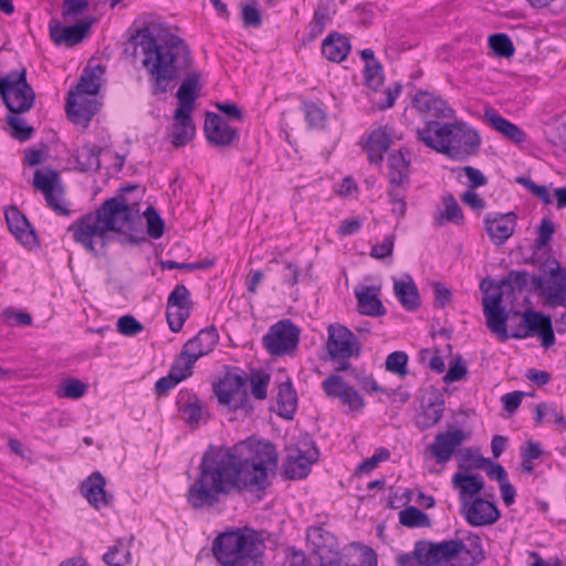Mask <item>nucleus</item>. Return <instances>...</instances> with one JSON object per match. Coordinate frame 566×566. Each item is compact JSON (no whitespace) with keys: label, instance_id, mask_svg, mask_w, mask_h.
<instances>
[{"label":"nucleus","instance_id":"1","mask_svg":"<svg viewBox=\"0 0 566 566\" xmlns=\"http://www.w3.org/2000/svg\"><path fill=\"white\" fill-rule=\"evenodd\" d=\"M277 452L266 441H241L233 447L210 446L201 458L199 473L187 492L193 510L210 509L232 492H260L270 484Z\"/></svg>","mask_w":566,"mask_h":566},{"label":"nucleus","instance_id":"2","mask_svg":"<svg viewBox=\"0 0 566 566\" xmlns=\"http://www.w3.org/2000/svg\"><path fill=\"white\" fill-rule=\"evenodd\" d=\"M67 231L76 243L94 255L98 254L95 240L105 248L112 234L123 245H138L146 241L137 202H129L123 195L105 200L95 212L85 213Z\"/></svg>","mask_w":566,"mask_h":566},{"label":"nucleus","instance_id":"3","mask_svg":"<svg viewBox=\"0 0 566 566\" xmlns=\"http://www.w3.org/2000/svg\"><path fill=\"white\" fill-rule=\"evenodd\" d=\"M132 40L136 41L144 54L142 64L148 72L154 96L172 88L171 83L179 80L192 64L191 51L178 35L168 34L158 41L149 28H143Z\"/></svg>","mask_w":566,"mask_h":566},{"label":"nucleus","instance_id":"4","mask_svg":"<svg viewBox=\"0 0 566 566\" xmlns=\"http://www.w3.org/2000/svg\"><path fill=\"white\" fill-rule=\"evenodd\" d=\"M417 139L427 147L458 161H464L475 155L480 148L479 134L464 123L440 124L429 120L423 128H418Z\"/></svg>","mask_w":566,"mask_h":566},{"label":"nucleus","instance_id":"5","mask_svg":"<svg viewBox=\"0 0 566 566\" xmlns=\"http://www.w3.org/2000/svg\"><path fill=\"white\" fill-rule=\"evenodd\" d=\"M264 539L249 527L226 531L212 543V553L222 566H263Z\"/></svg>","mask_w":566,"mask_h":566},{"label":"nucleus","instance_id":"6","mask_svg":"<svg viewBox=\"0 0 566 566\" xmlns=\"http://www.w3.org/2000/svg\"><path fill=\"white\" fill-rule=\"evenodd\" d=\"M251 386V395L258 400L268 397L270 375L262 370H252L250 375L239 368L227 371L223 377L213 385V391L218 401L230 410L244 409L248 412L253 410L247 391V384Z\"/></svg>","mask_w":566,"mask_h":566},{"label":"nucleus","instance_id":"7","mask_svg":"<svg viewBox=\"0 0 566 566\" xmlns=\"http://www.w3.org/2000/svg\"><path fill=\"white\" fill-rule=\"evenodd\" d=\"M503 295V291H496V293L482 298L488 328L502 342L510 337L515 339L530 337V335H523V332L528 329L530 326V323L525 321H538L543 317V313L533 308H527L523 313L517 310L506 311L502 305Z\"/></svg>","mask_w":566,"mask_h":566},{"label":"nucleus","instance_id":"8","mask_svg":"<svg viewBox=\"0 0 566 566\" xmlns=\"http://www.w3.org/2000/svg\"><path fill=\"white\" fill-rule=\"evenodd\" d=\"M422 543L426 549L422 556L428 566L450 564L463 553L468 556L469 566H476L486 558L481 537L472 532H468L462 538L442 542L422 539Z\"/></svg>","mask_w":566,"mask_h":566},{"label":"nucleus","instance_id":"9","mask_svg":"<svg viewBox=\"0 0 566 566\" xmlns=\"http://www.w3.org/2000/svg\"><path fill=\"white\" fill-rule=\"evenodd\" d=\"M541 270L544 275H533V290L549 306H566V270L555 259H547Z\"/></svg>","mask_w":566,"mask_h":566},{"label":"nucleus","instance_id":"10","mask_svg":"<svg viewBox=\"0 0 566 566\" xmlns=\"http://www.w3.org/2000/svg\"><path fill=\"white\" fill-rule=\"evenodd\" d=\"M6 87L3 104L7 109L13 114H24L29 112L35 103V93L27 81V70H12L6 74Z\"/></svg>","mask_w":566,"mask_h":566},{"label":"nucleus","instance_id":"11","mask_svg":"<svg viewBox=\"0 0 566 566\" xmlns=\"http://www.w3.org/2000/svg\"><path fill=\"white\" fill-rule=\"evenodd\" d=\"M318 449L312 439L304 438L296 447L287 449L283 476L286 480L304 479L311 472L312 464L318 459Z\"/></svg>","mask_w":566,"mask_h":566},{"label":"nucleus","instance_id":"12","mask_svg":"<svg viewBox=\"0 0 566 566\" xmlns=\"http://www.w3.org/2000/svg\"><path fill=\"white\" fill-rule=\"evenodd\" d=\"M300 328L290 319L272 325L263 336L262 343L272 356H283L294 352L300 342Z\"/></svg>","mask_w":566,"mask_h":566},{"label":"nucleus","instance_id":"13","mask_svg":"<svg viewBox=\"0 0 566 566\" xmlns=\"http://www.w3.org/2000/svg\"><path fill=\"white\" fill-rule=\"evenodd\" d=\"M218 340L217 328L214 326L206 327L184 345L176 359L179 360V364H185L186 369L190 368L192 370L195 363L200 357L211 353Z\"/></svg>","mask_w":566,"mask_h":566},{"label":"nucleus","instance_id":"14","mask_svg":"<svg viewBox=\"0 0 566 566\" xmlns=\"http://www.w3.org/2000/svg\"><path fill=\"white\" fill-rule=\"evenodd\" d=\"M326 348L332 360L360 355L361 346L355 334L343 325H331Z\"/></svg>","mask_w":566,"mask_h":566},{"label":"nucleus","instance_id":"15","mask_svg":"<svg viewBox=\"0 0 566 566\" xmlns=\"http://www.w3.org/2000/svg\"><path fill=\"white\" fill-rule=\"evenodd\" d=\"M307 545L319 562L333 566L339 562V545L336 537L323 526H312L306 534Z\"/></svg>","mask_w":566,"mask_h":566},{"label":"nucleus","instance_id":"16","mask_svg":"<svg viewBox=\"0 0 566 566\" xmlns=\"http://www.w3.org/2000/svg\"><path fill=\"white\" fill-rule=\"evenodd\" d=\"M205 133L207 140L217 147H229L239 138L238 129L231 127L223 117L216 113H207Z\"/></svg>","mask_w":566,"mask_h":566},{"label":"nucleus","instance_id":"17","mask_svg":"<svg viewBox=\"0 0 566 566\" xmlns=\"http://www.w3.org/2000/svg\"><path fill=\"white\" fill-rule=\"evenodd\" d=\"M65 111L67 118L75 125L87 127L93 116L98 112V103L87 95H76L69 92Z\"/></svg>","mask_w":566,"mask_h":566},{"label":"nucleus","instance_id":"18","mask_svg":"<svg viewBox=\"0 0 566 566\" xmlns=\"http://www.w3.org/2000/svg\"><path fill=\"white\" fill-rule=\"evenodd\" d=\"M468 434L462 429L447 430L439 432L430 446V452L437 463L449 462L455 450L467 440Z\"/></svg>","mask_w":566,"mask_h":566},{"label":"nucleus","instance_id":"19","mask_svg":"<svg viewBox=\"0 0 566 566\" xmlns=\"http://www.w3.org/2000/svg\"><path fill=\"white\" fill-rule=\"evenodd\" d=\"M467 522L472 526H484L495 523L500 518V511L493 502L475 497L461 505Z\"/></svg>","mask_w":566,"mask_h":566},{"label":"nucleus","instance_id":"20","mask_svg":"<svg viewBox=\"0 0 566 566\" xmlns=\"http://www.w3.org/2000/svg\"><path fill=\"white\" fill-rule=\"evenodd\" d=\"M484 223L491 241L502 245L515 231L516 216L514 212H493L485 216Z\"/></svg>","mask_w":566,"mask_h":566},{"label":"nucleus","instance_id":"21","mask_svg":"<svg viewBox=\"0 0 566 566\" xmlns=\"http://www.w3.org/2000/svg\"><path fill=\"white\" fill-rule=\"evenodd\" d=\"M92 21H83L74 25L64 27L60 21L52 20L49 24L51 40L56 45L74 46L86 36Z\"/></svg>","mask_w":566,"mask_h":566},{"label":"nucleus","instance_id":"22","mask_svg":"<svg viewBox=\"0 0 566 566\" xmlns=\"http://www.w3.org/2000/svg\"><path fill=\"white\" fill-rule=\"evenodd\" d=\"M105 484L106 481L98 471L82 482L81 493L95 509L107 506L112 502V496L105 491Z\"/></svg>","mask_w":566,"mask_h":566},{"label":"nucleus","instance_id":"23","mask_svg":"<svg viewBox=\"0 0 566 566\" xmlns=\"http://www.w3.org/2000/svg\"><path fill=\"white\" fill-rule=\"evenodd\" d=\"M379 286H361L355 290L358 312L366 316L380 317L386 314V307L379 298Z\"/></svg>","mask_w":566,"mask_h":566},{"label":"nucleus","instance_id":"24","mask_svg":"<svg viewBox=\"0 0 566 566\" xmlns=\"http://www.w3.org/2000/svg\"><path fill=\"white\" fill-rule=\"evenodd\" d=\"M200 91V73H187L176 93V97L179 102V107L177 109H182L185 113H191Z\"/></svg>","mask_w":566,"mask_h":566},{"label":"nucleus","instance_id":"25","mask_svg":"<svg viewBox=\"0 0 566 566\" xmlns=\"http://www.w3.org/2000/svg\"><path fill=\"white\" fill-rule=\"evenodd\" d=\"M4 216L10 231L22 244L29 245L35 241L34 230L17 207L13 206L7 209Z\"/></svg>","mask_w":566,"mask_h":566},{"label":"nucleus","instance_id":"26","mask_svg":"<svg viewBox=\"0 0 566 566\" xmlns=\"http://www.w3.org/2000/svg\"><path fill=\"white\" fill-rule=\"evenodd\" d=\"M195 134L196 126L191 118V113H185L182 109H176L174 114L171 144L175 147H182L192 140Z\"/></svg>","mask_w":566,"mask_h":566},{"label":"nucleus","instance_id":"27","mask_svg":"<svg viewBox=\"0 0 566 566\" xmlns=\"http://www.w3.org/2000/svg\"><path fill=\"white\" fill-rule=\"evenodd\" d=\"M452 484L459 490L462 505L474 500L473 497L484 489L485 482L481 475L457 472L452 476Z\"/></svg>","mask_w":566,"mask_h":566},{"label":"nucleus","instance_id":"28","mask_svg":"<svg viewBox=\"0 0 566 566\" xmlns=\"http://www.w3.org/2000/svg\"><path fill=\"white\" fill-rule=\"evenodd\" d=\"M352 45L349 39L338 32H332L322 43V54L331 62L344 61Z\"/></svg>","mask_w":566,"mask_h":566},{"label":"nucleus","instance_id":"29","mask_svg":"<svg viewBox=\"0 0 566 566\" xmlns=\"http://www.w3.org/2000/svg\"><path fill=\"white\" fill-rule=\"evenodd\" d=\"M484 117L488 123L510 140L521 144L525 140V133L515 124L502 117L491 107L485 108Z\"/></svg>","mask_w":566,"mask_h":566},{"label":"nucleus","instance_id":"30","mask_svg":"<svg viewBox=\"0 0 566 566\" xmlns=\"http://www.w3.org/2000/svg\"><path fill=\"white\" fill-rule=\"evenodd\" d=\"M444 409V400L439 397L427 405H422L421 410L415 418L416 427L421 431L432 428L442 419Z\"/></svg>","mask_w":566,"mask_h":566},{"label":"nucleus","instance_id":"31","mask_svg":"<svg viewBox=\"0 0 566 566\" xmlns=\"http://www.w3.org/2000/svg\"><path fill=\"white\" fill-rule=\"evenodd\" d=\"M533 275L525 270H511L507 275L501 280L496 285L497 291H510L512 294L515 292L522 293L528 291L534 293L533 290Z\"/></svg>","mask_w":566,"mask_h":566},{"label":"nucleus","instance_id":"32","mask_svg":"<svg viewBox=\"0 0 566 566\" xmlns=\"http://www.w3.org/2000/svg\"><path fill=\"white\" fill-rule=\"evenodd\" d=\"M276 402L277 415L284 419H293L297 408V396L291 381L279 385Z\"/></svg>","mask_w":566,"mask_h":566},{"label":"nucleus","instance_id":"33","mask_svg":"<svg viewBox=\"0 0 566 566\" xmlns=\"http://www.w3.org/2000/svg\"><path fill=\"white\" fill-rule=\"evenodd\" d=\"M394 292L407 311H416L419 308L420 296L411 276L407 275V281H396L394 284Z\"/></svg>","mask_w":566,"mask_h":566},{"label":"nucleus","instance_id":"34","mask_svg":"<svg viewBox=\"0 0 566 566\" xmlns=\"http://www.w3.org/2000/svg\"><path fill=\"white\" fill-rule=\"evenodd\" d=\"M390 145L391 138L382 127L374 130L366 146L369 161L371 164H380L384 159V154L389 149Z\"/></svg>","mask_w":566,"mask_h":566},{"label":"nucleus","instance_id":"35","mask_svg":"<svg viewBox=\"0 0 566 566\" xmlns=\"http://www.w3.org/2000/svg\"><path fill=\"white\" fill-rule=\"evenodd\" d=\"M191 374L192 370L190 368L186 369L185 364H179V360L176 359L170 368L169 374L156 381V394L159 397L167 395L170 389H172L177 384H179L184 379L191 376Z\"/></svg>","mask_w":566,"mask_h":566},{"label":"nucleus","instance_id":"36","mask_svg":"<svg viewBox=\"0 0 566 566\" xmlns=\"http://www.w3.org/2000/svg\"><path fill=\"white\" fill-rule=\"evenodd\" d=\"M530 323L528 329L523 332V335L534 336L537 335L542 339L544 348L552 347L555 342V334L552 324V317L543 313V317L538 321H526Z\"/></svg>","mask_w":566,"mask_h":566},{"label":"nucleus","instance_id":"37","mask_svg":"<svg viewBox=\"0 0 566 566\" xmlns=\"http://www.w3.org/2000/svg\"><path fill=\"white\" fill-rule=\"evenodd\" d=\"M409 166L410 161L400 150L391 154L388 158L389 184L409 185Z\"/></svg>","mask_w":566,"mask_h":566},{"label":"nucleus","instance_id":"38","mask_svg":"<svg viewBox=\"0 0 566 566\" xmlns=\"http://www.w3.org/2000/svg\"><path fill=\"white\" fill-rule=\"evenodd\" d=\"M442 203L444 208L436 217V223L438 226H443L447 222L454 223L457 226L463 224L464 216L453 195L448 193L443 196Z\"/></svg>","mask_w":566,"mask_h":566},{"label":"nucleus","instance_id":"39","mask_svg":"<svg viewBox=\"0 0 566 566\" xmlns=\"http://www.w3.org/2000/svg\"><path fill=\"white\" fill-rule=\"evenodd\" d=\"M21 115L22 114L10 113L6 117L8 125L6 130L13 139L24 143L33 137L34 128L28 124L27 119Z\"/></svg>","mask_w":566,"mask_h":566},{"label":"nucleus","instance_id":"40","mask_svg":"<svg viewBox=\"0 0 566 566\" xmlns=\"http://www.w3.org/2000/svg\"><path fill=\"white\" fill-rule=\"evenodd\" d=\"M185 395H181L178 398L177 405L179 407V411L182 413L185 421L191 426H198L200 420L203 417V403L197 396H191L189 400H184Z\"/></svg>","mask_w":566,"mask_h":566},{"label":"nucleus","instance_id":"41","mask_svg":"<svg viewBox=\"0 0 566 566\" xmlns=\"http://www.w3.org/2000/svg\"><path fill=\"white\" fill-rule=\"evenodd\" d=\"M102 149L96 145H85L78 150L76 156V163L81 171H96L101 167V155Z\"/></svg>","mask_w":566,"mask_h":566},{"label":"nucleus","instance_id":"42","mask_svg":"<svg viewBox=\"0 0 566 566\" xmlns=\"http://www.w3.org/2000/svg\"><path fill=\"white\" fill-rule=\"evenodd\" d=\"M59 181V172L53 169H49L45 172L42 170L34 172L33 186L43 192L45 199L50 200L52 198V191H54Z\"/></svg>","mask_w":566,"mask_h":566},{"label":"nucleus","instance_id":"43","mask_svg":"<svg viewBox=\"0 0 566 566\" xmlns=\"http://www.w3.org/2000/svg\"><path fill=\"white\" fill-rule=\"evenodd\" d=\"M103 560L109 566H127L132 563L130 552L118 541L104 554Z\"/></svg>","mask_w":566,"mask_h":566},{"label":"nucleus","instance_id":"44","mask_svg":"<svg viewBox=\"0 0 566 566\" xmlns=\"http://www.w3.org/2000/svg\"><path fill=\"white\" fill-rule=\"evenodd\" d=\"M489 45L493 52L501 57H511L515 52L512 40L505 33H495L490 35Z\"/></svg>","mask_w":566,"mask_h":566},{"label":"nucleus","instance_id":"45","mask_svg":"<svg viewBox=\"0 0 566 566\" xmlns=\"http://www.w3.org/2000/svg\"><path fill=\"white\" fill-rule=\"evenodd\" d=\"M399 521L407 527L424 526L429 523L428 515L416 506H408L400 511Z\"/></svg>","mask_w":566,"mask_h":566},{"label":"nucleus","instance_id":"46","mask_svg":"<svg viewBox=\"0 0 566 566\" xmlns=\"http://www.w3.org/2000/svg\"><path fill=\"white\" fill-rule=\"evenodd\" d=\"M96 78L97 76L94 73V71L85 69L75 90H73L72 92L76 95H96L99 90V84L96 82Z\"/></svg>","mask_w":566,"mask_h":566},{"label":"nucleus","instance_id":"47","mask_svg":"<svg viewBox=\"0 0 566 566\" xmlns=\"http://www.w3.org/2000/svg\"><path fill=\"white\" fill-rule=\"evenodd\" d=\"M167 307H179L191 311L192 301L190 292L184 284H178L167 298Z\"/></svg>","mask_w":566,"mask_h":566},{"label":"nucleus","instance_id":"48","mask_svg":"<svg viewBox=\"0 0 566 566\" xmlns=\"http://www.w3.org/2000/svg\"><path fill=\"white\" fill-rule=\"evenodd\" d=\"M87 385L76 378H67L62 381L57 391L59 397L78 399L86 392Z\"/></svg>","mask_w":566,"mask_h":566},{"label":"nucleus","instance_id":"49","mask_svg":"<svg viewBox=\"0 0 566 566\" xmlns=\"http://www.w3.org/2000/svg\"><path fill=\"white\" fill-rule=\"evenodd\" d=\"M329 21V14L325 7H321L314 12V17L308 24V41H314L321 35Z\"/></svg>","mask_w":566,"mask_h":566},{"label":"nucleus","instance_id":"50","mask_svg":"<svg viewBox=\"0 0 566 566\" xmlns=\"http://www.w3.org/2000/svg\"><path fill=\"white\" fill-rule=\"evenodd\" d=\"M407 364L408 355L405 352L397 350L387 356L385 366L389 373L405 377L408 374Z\"/></svg>","mask_w":566,"mask_h":566},{"label":"nucleus","instance_id":"51","mask_svg":"<svg viewBox=\"0 0 566 566\" xmlns=\"http://www.w3.org/2000/svg\"><path fill=\"white\" fill-rule=\"evenodd\" d=\"M144 217L147 221L148 235L153 239L161 238L164 234L165 224H164V220L161 219V217L159 216L157 210L153 206H149L144 211Z\"/></svg>","mask_w":566,"mask_h":566},{"label":"nucleus","instance_id":"52","mask_svg":"<svg viewBox=\"0 0 566 566\" xmlns=\"http://www.w3.org/2000/svg\"><path fill=\"white\" fill-rule=\"evenodd\" d=\"M305 118L312 128H323L326 123V113L314 102H304Z\"/></svg>","mask_w":566,"mask_h":566},{"label":"nucleus","instance_id":"53","mask_svg":"<svg viewBox=\"0 0 566 566\" xmlns=\"http://www.w3.org/2000/svg\"><path fill=\"white\" fill-rule=\"evenodd\" d=\"M474 464L479 470H485L488 476L496 480L499 483L509 479L505 469L497 462H492L489 458H479Z\"/></svg>","mask_w":566,"mask_h":566},{"label":"nucleus","instance_id":"54","mask_svg":"<svg viewBox=\"0 0 566 566\" xmlns=\"http://www.w3.org/2000/svg\"><path fill=\"white\" fill-rule=\"evenodd\" d=\"M336 398L344 405L347 406L352 411H360L364 406V398L353 386H347L346 389L339 392Z\"/></svg>","mask_w":566,"mask_h":566},{"label":"nucleus","instance_id":"55","mask_svg":"<svg viewBox=\"0 0 566 566\" xmlns=\"http://www.w3.org/2000/svg\"><path fill=\"white\" fill-rule=\"evenodd\" d=\"M336 398L344 405L347 406L352 411H360L364 406V398L353 386H347L346 389L339 392Z\"/></svg>","mask_w":566,"mask_h":566},{"label":"nucleus","instance_id":"56","mask_svg":"<svg viewBox=\"0 0 566 566\" xmlns=\"http://www.w3.org/2000/svg\"><path fill=\"white\" fill-rule=\"evenodd\" d=\"M365 84L377 90L384 83V72L381 64L377 62H368L365 65Z\"/></svg>","mask_w":566,"mask_h":566},{"label":"nucleus","instance_id":"57","mask_svg":"<svg viewBox=\"0 0 566 566\" xmlns=\"http://www.w3.org/2000/svg\"><path fill=\"white\" fill-rule=\"evenodd\" d=\"M242 22L245 28H260L262 24L261 12L258 9V2L253 0L243 4L241 8Z\"/></svg>","mask_w":566,"mask_h":566},{"label":"nucleus","instance_id":"58","mask_svg":"<svg viewBox=\"0 0 566 566\" xmlns=\"http://www.w3.org/2000/svg\"><path fill=\"white\" fill-rule=\"evenodd\" d=\"M190 312L179 307H167L166 317L169 328L175 333L179 332L190 316Z\"/></svg>","mask_w":566,"mask_h":566},{"label":"nucleus","instance_id":"59","mask_svg":"<svg viewBox=\"0 0 566 566\" xmlns=\"http://www.w3.org/2000/svg\"><path fill=\"white\" fill-rule=\"evenodd\" d=\"M420 551L423 552L424 546L422 541H418L415 544L413 552L411 554H401L398 556V565L399 566H428L424 563V558L422 556V553L420 554Z\"/></svg>","mask_w":566,"mask_h":566},{"label":"nucleus","instance_id":"60","mask_svg":"<svg viewBox=\"0 0 566 566\" xmlns=\"http://www.w3.org/2000/svg\"><path fill=\"white\" fill-rule=\"evenodd\" d=\"M144 329V325L132 315H124L117 321V331L124 336H135Z\"/></svg>","mask_w":566,"mask_h":566},{"label":"nucleus","instance_id":"61","mask_svg":"<svg viewBox=\"0 0 566 566\" xmlns=\"http://www.w3.org/2000/svg\"><path fill=\"white\" fill-rule=\"evenodd\" d=\"M348 386L347 382L343 380V378L336 374H332L322 382V388L327 397L336 398L340 391L346 389Z\"/></svg>","mask_w":566,"mask_h":566},{"label":"nucleus","instance_id":"62","mask_svg":"<svg viewBox=\"0 0 566 566\" xmlns=\"http://www.w3.org/2000/svg\"><path fill=\"white\" fill-rule=\"evenodd\" d=\"M554 232H555L554 222L548 218H544L537 228V233H538V237L536 239L537 248L542 249V248L548 245L549 242L552 241Z\"/></svg>","mask_w":566,"mask_h":566},{"label":"nucleus","instance_id":"63","mask_svg":"<svg viewBox=\"0 0 566 566\" xmlns=\"http://www.w3.org/2000/svg\"><path fill=\"white\" fill-rule=\"evenodd\" d=\"M395 241V234L386 235L381 243L376 244L371 248L370 256L377 260H382L385 258L390 256L394 251Z\"/></svg>","mask_w":566,"mask_h":566},{"label":"nucleus","instance_id":"64","mask_svg":"<svg viewBox=\"0 0 566 566\" xmlns=\"http://www.w3.org/2000/svg\"><path fill=\"white\" fill-rule=\"evenodd\" d=\"M547 138L551 144L566 150V119L553 124L551 130L547 133Z\"/></svg>","mask_w":566,"mask_h":566}]
</instances>
